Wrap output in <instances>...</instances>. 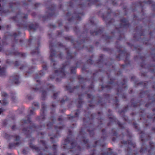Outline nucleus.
<instances>
[{
	"instance_id": "nucleus-11",
	"label": "nucleus",
	"mask_w": 155,
	"mask_h": 155,
	"mask_svg": "<svg viewBox=\"0 0 155 155\" xmlns=\"http://www.w3.org/2000/svg\"><path fill=\"white\" fill-rule=\"evenodd\" d=\"M18 139H19V137H18Z\"/></svg>"
},
{
	"instance_id": "nucleus-6",
	"label": "nucleus",
	"mask_w": 155,
	"mask_h": 155,
	"mask_svg": "<svg viewBox=\"0 0 155 155\" xmlns=\"http://www.w3.org/2000/svg\"><path fill=\"white\" fill-rule=\"evenodd\" d=\"M33 110H32V109L30 110V114H33Z\"/></svg>"
},
{
	"instance_id": "nucleus-10",
	"label": "nucleus",
	"mask_w": 155,
	"mask_h": 155,
	"mask_svg": "<svg viewBox=\"0 0 155 155\" xmlns=\"http://www.w3.org/2000/svg\"><path fill=\"white\" fill-rule=\"evenodd\" d=\"M0 70H1V68H0ZM0 71H1V70H0ZM1 74V72H0V74Z\"/></svg>"
},
{
	"instance_id": "nucleus-5",
	"label": "nucleus",
	"mask_w": 155,
	"mask_h": 155,
	"mask_svg": "<svg viewBox=\"0 0 155 155\" xmlns=\"http://www.w3.org/2000/svg\"><path fill=\"white\" fill-rule=\"evenodd\" d=\"M5 111V110L2 108H0V114Z\"/></svg>"
},
{
	"instance_id": "nucleus-3",
	"label": "nucleus",
	"mask_w": 155,
	"mask_h": 155,
	"mask_svg": "<svg viewBox=\"0 0 155 155\" xmlns=\"http://www.w3.org/2000/svg\"><path fill=\"white\" fill-rule=\"evenodd\" d=\"M14 82L16 84H18V77H17L15 78H13Z\"/></svg>"
},
{
	"instance_id": "nucleus-1",
	"label": "nucleus",
	"mask_w": 155,
	"mask_h": 155,
	"mask_svg": "<svg viewBox=\"0 0 155 155\" xmlns=\"http://www.w3.org/2000/svg\"><path fill=\"white\" fill-rule=\"evenodd\" d=\"M0 102L1 104L3 105H6L8 103V101L6 99H4L1 100Z\"/></svg>"
},
{
	"instance_id": "nucleus-2",
	"label": "nucleus",
	"mask_w": 155,
	"mask_h": 155,
	"mask_svg": "<svg viewBox=\"0 0 155 155\" xmlns=\"http://www.w3.org/2000/svg\"><path fill=\"white\" fill-rule=\"evenodd\" d=\"M12 99L14 102L16 101L17 99L16 95L15 94H13L12 95Z\"/></svg>"
},
{
	"instance_id": "nucleus-9",
	"label": "nucleus",
	"mask_w": 155,
	"mask_h": 155,
	"mask_svg": "<svg viewBox=\"0 0 155 155\" xmlns=\"http://www.w3.org/2000/svg\"><path fill=\"white\" fill-rule=\"evenodd\" d=\"M18 144L17 143H16V145H18Z\"/></svg>"
},
{
	"instance_id": "nucleus-7",
	"label": "nucleus",
	"mask_w": 155,
	"mask_h": 155,
	"mask_svg": "<svg viewBox=\"0 0 155 155\" xmlns=\"http://www.w3.org/2000/svg\"><path fill=\"white\" fill-rule=\"evenodd\" d=\"M2 50V48L1 47H0V51Z\"/></svg>"
},
{
	"instance_id": "nucleus-4",
	"label": "nucleus",
	"mask_w": 155,
	"mask_h": 155,
	"mask_svg": "<svg viewBox=\"0 0 155 155\" xmlns=\"http://www.w3.org/2000/svg\"><path fill=\"white\" fill-rule=\"evenodd\" d=\"M2 96L4 97H7L8 96L7 94L4 92L2 93Z\"/></svg>"
},
{
	"instance_id": "nucleus-8",
	"label": "nucleus",
	"mask_w": 155,
	"mask_h": 155,
	"mask_svg": "<svg viewBox=\"0 0 155 155\" xmlns=\"http://www.w3.org/2000/svg\"><path fill=\"white\" fill-rule=\"evenodd\" d=\"M1 27L0 26V30L1 29Z\"/></svg>"
}]
</instances>
